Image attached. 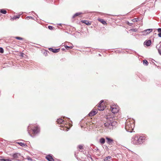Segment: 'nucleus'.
I'll return each instance as SVG.
<instances>
[{
  "label": "nucleus",
  "mask_w": 161,
  "mask_h": 161,
  "mask_svg": "<svg viewBox=\"0 0 161 161\" xmlns=\"http://www.w3.org/2000/svg\"><path fill=\"white\" fill-rule=\"evenodd\" d=\"M57 122L60 125V126L62 127L61 130L65 131H68L72 126L71 124L68 123L67 122L64 121L61 119H58Z\"/></svg>",
  "instance_id": "obj_1"
},
{
  "label": "nucleus",
  "mask_w": 161,
  "mask_h": 161,
  "mask_svg": "<svg viewBox=\"0 0 161 161\" xmlns=\"http://www.w3.org/2000/svg\"><path fill=\"white\" fill-rule=\"evenodd\" d=\"M134 121L132 119H128L125 123V129L127 131L131 132L134 127Z\"/></svg>",
  "instance_id": "obj_2"
},
{
  "label": "nucleus",
  "mask_w": 161,
  "mask_h": 161,
  "mask_svg": "<svg viewBox=\"0 0 161 161\" xmlns=\"http://www.w3.org/2000/svg\"><path fill=\"white\" fill-rule=\"evenodd\" d=\"M116 122L114 120L113 118L112 117L107 118L106 121L104 123V126L107 128L111 129L112 127L114 126Z\"/></svg>",
  "instance_id": "obj_3"
},
{
  "label": "nucleus",
  "mask_w": 161,
  "mask_h": 161,
  "mask_svg": "<svg viewBox=\"0 0 161 161\" xmlns=\"http://www.w3.org/2000/svg\"><path fill=\"white\" fill-rule=\"evenodd\" d=\"M28 129L29 130V133L30 134L31 133L30 130H32V133L33 134H36L39 132V128L37 125H34L33 127L30 125L28 126Z\"/></svg>",
  "instance_id": "obj_4"
},
{
  "label": "nucleus",
  "mask_w": 161,
  "mask_h": 161,
  "mask_svg": "<svg viewBox=\"0 0 161 161\" xmlns=\"http://www.w3.org/2000/svg\"><path fill=\"white\" fill-rule=\"evenodd\" d=\"M141 142V138H140V137L139 136L136 135L135 137L132 138V142L134 144H140Z\"/></svg>",
  "instance_id": "obj_5"
},
{
  "label": "nucleus",
  "mask_w": 161,
  "mask_h": 161,
  "mask_svg": "<svg viewBox=\"0 0 161 161\" xmlns=\"http://www.w3.org/2000/svg\"><path fill=\"white\" fill-rule=\"evenodd\" d=\"M111 109L113 113H116L119 110V107L116 104H113L111 106Z\"/></svg>",
  "instance_id": "obj_6"
},
{
  "label": "nucleus",
  "mask_w": 161,
  "mask_h": 161,
  "mask_svg": "<svg viewBox=\"0 0 161 161\" xmlns=\"http://www.w3.org/2000/svg\"><path fill=\"white\" fill-rule=\"evenodd\" d=\"M97 108L99 110H103L105 108L106 106L105 103L102 100L100 102V103L97 106Z\"/></svg>",
  "instance_id": "obj_7"
},
{
  "label": "nucleus",
  "mask_w": 161,
  "mask_h": 161,
  "mask_svg": "<svg viewBox=\"0 0 161 161\" xmlns=\"http://www.w3.org/2000/svg\"><path fill=\"white\" fill-rule=\"evenodd\" d=\"M153 29H147L142 31V35L146 36L153 31Z\"/></svg>",
  "instance_id": "obj_8"
},
{
  "label": "nucleus",
  "mask_w": 161,
  "mask_h": 161,
  "mask_svg": "<svg viewBox=\"0 0 161 161\" xmlns=\"http://www.w3.org/2000/svg\"><path fill=\"white\" fill-rule=\"evenodd\" d=\"M96 108L97 107H96L95 108L93 109L89 113V115L92 116L95 115L97 112V110Z\"/></svg>",
  "instance_id": "obj_9"
},
{
  "label": "nucleus",
  "mask_w": 161,
  "mask_h": 161,
  "mask_svg": "<svg viewBox=\"0 0 161 161\" xmlns=\"http://www.w3.org/2000/svg\"><path fill=\"white\" fill-rule=\"evenodd\" d=\"M106 142L108 144L110 145H113L114 143V141L112 139L108 137H106Z\"/></svg>",
  "instance_id": "obj_10"
},
{
  "label": "nucleus",
  "mask_w": 161,
  "mask_h": 161,
  "mask_svg": "<svg viewBox=\"0 0 161 161\" xmlns=\"http://www.w3.org/2000/svg\"><path fill=\"white\" fill-rule=\"evenodd\" d=\"M151 41L150 40L146 41L144 43V45H146L148 47L151 45Z\"/></svg>",
  "instance_id": "obj_11"
},
{
  "label": "nucleus",
  "mask_w": 161,
  "mask_h": 161,
  "mask_svg": "<svg viewBox=\"0 0 161 161\" xmlns=\"http://www.w3.org/2000/svg\"><path fill=\"white\" fill-rule=\"evenodd\" d=\"M50 51H52L54 53H57L59 51L60 48L59 49H55L53 48H50L49 49Z\"/></svg>",
  "instance_id": "obj_12"
},
{
  "label": "nucleus",
  "mask_w": 161,
  "mask_h": 161,
  "mask_svg": "<svg viewBox=\"0 0 161 161\" xmlns=\"http://www.w3.org/2000/svg\"><path fill=\"white\" fill-rule=\"evenodd\" d=\"M46 158L49 161H54L52 157L50 155H48L46 157Z\"/></svg>",
  "instance_id": "obj_13"
},
{
  "label": "nucleus",
  "mask_w": 161,
  "mask_h": 161,
  "mask_svg": "<svg viewBox=\"0 0 161 161\" xmlns=\"http://www.w3.org/2000/svg\"><path fill=\"white\" fill-rule=\"evenodd\" d=\"M81 22L88 25H90L91 24V22H89L88 20H81Z\"/></svg>",
  "instance_id": "obj_14"
},
{
  "label": "nucleus",
  "mask_w": 161,
  "mask_h": 161,
  "mask_svg": "<svg viewBox=\"0 0 161 161\" xmlns=\"http://www.w3.org/2000/svg\"><path fill=\"white\" fill-rule=\"evenodd\" d=\"M16 144H19L20 146L25 147L27 146V145L26 144L21 142H17L16 143Z\"/></svg>",
  "instance_id": "obj_15"
},
{
  "label": "nucleus",
  "mask_w": 161,
  "mask_h": 161,
  "mask_svg": "<svg viewBox=\"0 0 161 161\" xmlns=\"http://www.w3.org/2000/svg\"><path fill=\"white\" fill-rule=\"evenodd\" d=\"M98 20L103 25H106L107 23L103 19H101V18H99L98 19Z\"/></svg>",
  "instance_id": "obj_16"
},
{
  "label": "nucleus",
  "mask_w": 161,
  "mask_h": 161,
  "mask_svg": "<svg viewBox=\"0 0 161 161\" xmlns=\"http://www.w3.org/2000/svg\"><path fill=\"white\" fill-rule=\"evenodd\" d=\"M159 45H157L156 46V48L158 49V50L159 54L161 55V44L158 47Z\"/></svg>",
  "instance_id": "obj_17"
},
{
  "label": "nucleus",
  "mask_w": 161,
  "mask_h": 161,
  "mask_svg": "<svg viewBox=\"0 0 161 161\" xmlns=\"http://www.w3.org/2000/svg\"><path fill=\"white\" fill-rule=\"evenodd\" d=\"M100 142L102 144H103L105 143V140L104 138H102L99 140Z\"/></svg>",
  "instance_id": "obj_18"
},
{
  "label": "nucleus",
  "mask_w": 161,
  "mask_h": 161,
  "mask_svg": "<svg viewBox=\"0 0 161 161\" xmlns=\"http://www.w3.org/2000/svg\"><path fill=\"white\" fill-rule=\"evenodd\" d=\"M82 14V13L81 12H78L75 13L73 16V18H75L76 16H79L80 15Z\"/></svg>",
  "instance_id": "obj_19"
},
{
  "label": "nucleus",
  "mask_w": 161,
  "mask_h": 161,
  "mask_svg": "<svg viewBox=\"0 0 161 161\" xmlns=\"http://www.w3.org/2000/svg\"><path fill=\"white\" fill-rule=\"evenodd\" d=\"M146 139V137L145 136V135H142V142H143V141H145Z\"/></svg>",
  "instance_id": "obj_20"
},
{
  "label": "nucleus",
  "mask_w": 161,
  "mask_h": 161,
  "mask_svg": "<svg viewBox=\"0 0 161 161\" xmlns=\"http://www.w3.org/2000/svg\"><path fill=\"white\" fill-rule=\"evenodd\" d=\"M143 64L147 66L148 65V63L146 60L144 59L143 61Z\"/></svg>",
  "instance_id": "obj_21"
},
{
  "label": "nucleus",
  "mask_w": 161,
  "mask_h": 161,
  "mask_svg": "<svg viewBox=\"0 0 161 161\" xmlns=\"http://www.w3.org/2000/svg\"><path fill=\"white\" fill-rule=\"evenodd\" d=\"M111 157L110 156H108L106 157L104 159V161H109V159H110Z\"/></svg>",
  "instance_id": "obj_22"
},
{
  "label": "nucleus",
  "mask_w": 161,
  "mask_h": 161,
  "mask_svg": "<svg viewBox=\"0 0 161 161\" xmlns=\"http://www.w3.org/2000/svg\"><path fill=\"white\" fill-rule=\"evenodd\" d=\"M0 161H12L11 160L9 159H0Z\"/></svg>",
  "instance_id": "obj_23"
},
{
  "label": "nucleus",
  "mask_w": 161,
  "mask_h": 161,
  "mask_svg": "<svg viewBox=\"0 0 161 161\" xmlns=\"http://www.w3.org/2000/svg\"><path fill=\"white\" fill-rule=\"evenodd\" d=\"M13 156L14 158H18V154L17 153H15L13 154Z\"/></svg>",
  "instance_id": "obj_24"
},
{
  "label": "nucleus",
  "mask_w": 161,
  "mask_h": 161,
  "mask_svg": "<svg viewBox=\"0 0 161 161\" xmlns=\"http://www.w3.org/2000/svg\"><path fill=\"white\" fill-rule=\"evenodd\" d=\"M4 52V50L2 47H0V53H3Z\"/></svg>",
  "instance_id": "obj_25"
},
{
  "label": "nucleus",
  "mask_w": 161,
  "mask_h": 161,
  "mask_svg": "<svg viewBox=\"0 0 161 161\" xmlns=\"http://www.w3.org/2000/svg\"><path fill=\"white\" fill-rule=\"evenodd\" d=\"M126 23L128 25L130 26H131L133 24L132 23H130L128 21H126Z\"/></svg>",
  "instance_id": "obj_26"
},
{
  "label": "nucleus",
  "mask_w": 161,
  "mask_h": 161,
  "mask_svg": "<svg viewBox=\"0 0 161 161\" xmlns=\"http://www.w3.org/2000/svg\"><path fill=\"white\" fill-rule=\"evenodd\" d=\"M78 147L80 150H82L83 149V146L81 145H79Z\"/></svg>",
  "instance_id": "obj_27"
},
{
  "label": "nucleus",
  "mask_w": 161,
  "mask_h": 161,
  "mask_svg": "<svg viewBox=\"0 0 161 161\" xmlns=\"http://www.w3.org/2000/svg\"><path fill=\"white\" fill-rule=\"evenodd\" d=\"M15 38L19 40H22L23 39V38H22L18 36L16 37Z\"/></svg>",
  "instance_id": "obj_28"
},
{
  "label": "nucleus",
  "mask_w": 161,
  "mask_h": 161,
  "mask_svg": "<svg viewBox=\"0 0 161 161\" xmlns=\"http://www.w3.org/2000/svg\"><path fill=\"white\" fill-rule=\"evenodd\" d=\"M130 31H132L136 32L137 31V30L136 29H130Z\"/></svg>",
  "instance_id": "obj_29"
},
{
  "label": "nucleus",
  "mask_w": 161,
  "mask_h": 161,
  "mask_svg": "<svg viewBox=\"0 0 161 161\" xmlns=\"http://www.w3.org/2000/svg\"><path fill=\"white\" fill-rule=\"evenodd\" d=\"M137 19H134L131 20V21L133 22H136L137 21Z\"/></svg>",
  "instance_id": "obj_30"
},
{
  "label": "nucleus",
  "mask_w": 161,
  "mask_h": 161,
  "mask_svg": "<svg viewBox=\"0 0 161 161\" xmlns=\"http://www.w3.org/2000/svg\"><path fill=\"white\" fill-rule=\"evenodd\" d=\"M72 47H69L67 46H65V48L66 49H67L68 48H70V49H71L72 48Z\"/></svg>",
  "instance_id": "obj_31"
},
{
  "label": "nucleus",
  "mask_w": 161,
  "mask_h": 161,
  "mask_svg": "<svg viewBox=\"0 0 161 161\" xmlns=\"http://www.w3.org/2000/svg\"><path fill=\"white\" fill-rule=\"evenodd\" d=\"M48 28L50 30H52L53 29V27L52 26H48Z\"/></svg>",
  "instance_id": "obj_32"
},
{
  "label": "nucleus",
  "mask_w": 161,
  "mask_h": 161,
  "mask_svg": "<svg viewBox=\"0 0 161 161\" xmlns=\"http://www.w3.org/2000/svg\"><path fill=\"white\" fill-rule=\"evenodd\" d=\"M158 31L159 33H161V28H158Z\"/></svg>",
  "instance_id": "obj_33"
},
{
  "label": "nucleus",
  "mask_w": 161,
  "mask_h": 161,
  "mask_svg": "<svg viewBox=\"0 0 161 161\" xmlns=\"http://www.w3.org/2000/svg\"><path fill=\"white\" fill-rule=\"evenodd\" d=\"M158 36L159 37H161V33H158Z\"/></svg>",
  "instance_id": "obj_34"
},
{
  "label": "nucleus",
  "mask_w": 161,
  "mask_h": 161,
  "mask_svg": "<svg viewBox=\"0 0 161 161\" xmlns=\"http://www.w3.org/2000/svg\"><path fill=\"white\" fill-rule=\"evenodd\" d=\"M19 16H17L16 17H15V19H16V18H19Z\"/></svg>",
  "instance_id": "obj_35"
},
{
  "label": "nucleus",
  "mask_w": 161,
  "mask_h": 161,
  "mask_svg": "<svg viewBox=\"0 0 161 161\" xmlns=\"http://www.w3.org/2000/svg\"><path fill=\"white\" fill-rule=\"evenodd\" d=\"M95 124V123H92V124Z\"/></svg>",
  "instance_id": "obj_36"
}]
</instances>
